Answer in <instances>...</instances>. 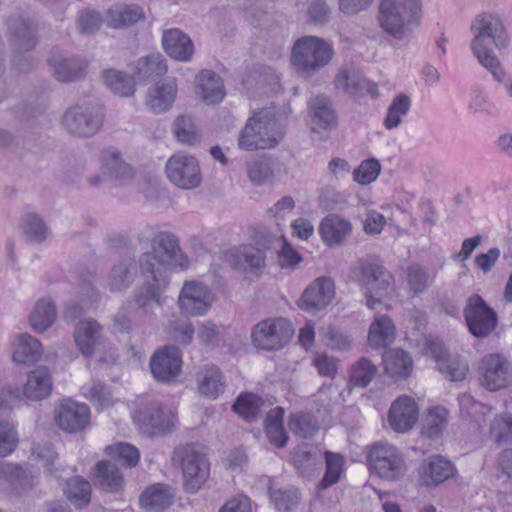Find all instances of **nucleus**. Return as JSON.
Returning a JSON list of instances; mask_svg holds the SVG:
<instances>
[{
    "mask_svg": "<svg viewBox=\"0 0 512 512\" xmlns=\"http://www.w3.org/2000/svg\"><path fill=\"white\" fill-rule=\"evenodd\" d=\"M324 455L326 470L319 483V488L323 490L333 486L340 480L345 467V458L341 454L326 451Z\"/></svg>",
    "mask_w": 512,
    "mask_h": 512,
    "instance_id": "09e8293b",
    "label": "nucleus"
},
{
    "mask_svg": "<svg viewBox=\"0 0 512 512\" xmlns=\"http://www.w3.org/2000/svg\"><path fill=\"white\" fill-rule=\"evenodd\" d=\"M377 373V367L370 360L361 358L350 369V381L359 387H366Z\"/></svg>",
    "mask_w": 512,
    "mask_h": 512,
    "instance_id": "5fc2aeb1",
    "label": "nucleus"
},
{
    "mask_svg": "<svg viewBox=\"0 0 512 512\" xmlns=\"http://www.w3.org/2000/svg\"><path fill=\"white\" fill-rule=\"evenodd\" d=\"M167 178L181 189H194L202 182L198 160L186 153H175L166 162Z\"/></svg>",
    "mask_w": 512,
    "mask_h": 512,
    "instance_id": "9b49d317",
    "label": "nucleus"
},
{
    "mask_svg": "<svg viewBox=\"0 0 512 512\" xmlns=\"http://www.w3.org/2000/svg\"><path fill=\"white\" fill-rule=\"evenodd\" d=\"M334 55L335 50L331 41L306 35L293 43L290 64L299 76L310 78L328 66Z\"/></svg>",
    "mask_w": 512,
    "mask_h": 512,
    "instance_id": "20e7f679",
    "label": "nucleus"
},
{
    "mask_svg": "<svg viewBox=\"0 0 512 512\" xmlns=\"http://www.w3.org/2000/svg\"><path fill=\"white\" fill-rule=\"evenodd\" d=\"M366 460L370 472L384 481H399L407 472L403 453L387 441L372 443L367 448Z\"/></svg>",
    "mask_w": 512,
    "mask_h": 512,
    "instance_id": "423d86ee",
    "label": "nucleus"
},
{
    "mask_svg": "<svg viewBox=\"0 0 512 512\" xmlns=\"http://www.w3.org/2000/svg\"><path fill=\"white\" fill-rule=\"evenodd\" d=\"M289 429L302 438H310L317 431V425L308 414H293L289 420Z\"/></svg>",
    "mask_w": 512,
    "mask_h": 512,
    "instance_id": "338daca9",
    "label": "nucleus"
},
{
    "mask_svg": "<svg viewBox=\"0 0 512 512\" xmlns=\"http://www.w3.org/2000/svg\"><path fill=\"white\" fill-rule=\"evenodd\" d=\"M194 333L195 329L190 321H173L168 326V334L171 340L182 345H189L193 340Z\"/></svg>",
    "mask_w": 512,
    "mask_h": 512,
    "instance_id": "680f3d73",
    "label": "nucleus"
},
{
    "mask_svg": "<svg viewBox=\"0 0 512 512\" xmlns=\"http://www.w3.org/2000/svg\"><path fill=\"white\" fill-rule=\"evenodd\" d=\"M269 497L274 507L281 512L293 510L300 500L299 493L296 488H275L272 484L269 486Z\"/></svg>",
    "mask_w": 512,
    "mask_h": 512,
    "instance_id": "8fccbe9b",
    "label": "nucleus"
},
{
    "mask_svg": "<svg viewBox=\"0 0 512 512\" xmlns=\"http://www.w3.org/2000/svg\"><path fill=\"white\" fill-rule=\"evenodd\" d=\"M490 436L496 443L512 441V414L503 413L496 416L490 425Z\"/></svg>",
    "mask_w": 512,
    "mask_h": 512,
    "instance_id": "13d9d810",
    "label": "nucleus"
},
{
    "mask_svg": "<svg viewBox=\"0 0 512 512\" xmlns=\"http://www.w3.org/2000/svg\"><path fill=\"white\" fill-rule=\"evenodd\" d=\"M470 30L473 34L470 42L473 55L497 82H503L506 73L492 49L494 46L497 50H502L509 43L501 17L495 13L482 12L475 16Z\"/></svg>",
    "mask_w": 512,
    "mask_h": 512,
    "instance_id": "f03ea898",
    "label": "nucleus"
},
{
    "mask_svg": "<svg viewBox=\"0 0 512 512\" xmlns=\"http://www.w3.org/2000/svg\"><path fill=\"white\" fill-rule=\"evenodd\" d=\"M235 258V265L249 270L252 273H260L265 267V254L262 250L251 246L243 245L231 251Z\"/></svg>",
    "mask_w": 512,
    "mask_h": 512,
    "instance_id": "c9c22d12",
    "label": "nucleus"
},
{
    "mask_svg": "<svg viewBox=\"0 0 512 512\" xmlns=\"http://www.w3.org/2000/svg\"><path fill=\"white\" fill-rule=\"evenodd\" d=\"M173 497V490L169 486L156 484L141 494L140 503L146 510L161 511L171 505Z\"/></svg>",
    "mask_w": 512,
    "mask_h": 512,
    "instance_id": "e433bc0d",
    "label": "nucleus"
},
{
    "mask_svg": "<svg viewBox=\"0 0 512 512\" xmlns=\"http://www.w3.org/2000/svg\"><path fill=\"white\" fill-rule=\"evenodd\" d=\"M18 435L12 424L0 421V456L10 455L17 447Z\"/></svg>",
    "mask_w": 512,
    "mask_h": 512,
    "instance_id": "774afa93",
    "label": "nucleus"
},
{
    "mask_svg": "<svg viewBox=\"0 0 512 512\" xmlns=\"http://www.w3.org/2000/svg\"><path fill=\"white\" fill-rule=\"evenodd\" d=\"M182 358L175 346H165L157 350L150 360V369L155 379L170 382L181 373Z\"/></svg>",
    "mask_w": 512,
    "mask_h": 512,
    "instance_id": "f3484780",
    "label": "nucleus"
},
{
    "mask_svg": "<svg viewBox=\"0 0 512 512\" xmlns=\"http://www.w3.org/2000/svg\"><path fill=\"white\" fill-rule=\"evenodd\" d=\"M410 108L411 98L408 95L404 93L396 95L388 107L387 115L383 121L384 127L388 130L397 128L409 113Z\"/></svg>",
    "mask_w": 512,
    "mask_h": 512,
    "instance_id": "49530a36",
    "label": "nucleus"
},
{
    "mask_svg": "<svg viewBox=\"0 0 512 512\" xmlns=\"http://www.w3.org/2000/svg\"><path fill=\"white\" fill-rule=\"evenodd\" d=\"M395 338V325L390 317L376 315L368 331V343L372 348L385 347Z\"/></svg>",
    "mask_w": 512,
    "mask_h": 512,
    "instance_id": "72a5a7b5",
    "label": "nucleus"
},
{
    "mask_svg": "<svg viewBox=\"0 0 512 512\" xmlns=\"http://www.w3.org/2000/svg\"><path fill=\"white\" fill-rule=\"evenodd\" d=\"M173 461L182 470L183 487L186 492L196 493L207 482L210 476V463L195 445L175 449Z\"/></svg>",
    "mask_w": 512,
    "mask_h": 512,
    "instance_id": "0eeeda50",
    "label": "nucleus"
},
{
    "mask_svg": "<svg viewBox=\"0 0 512 512\" xmlns=\"http://www.w3.org/2000/svg\"><path fill=\"white\" fill-rule=\"evenodd\" d=\"M449 422V411L443 406H434L427 410L422 424V435L437 438L446 429Z\"/></svg>",
    "mask_w": 512,
    "mask_h": 512,
    "instance_id": "ea45409f",
    "label": "nucleus"
},
{
    "mask_svg": "<svg viewBox=\"0 0 512 512\" xmlns=\"http://www.w3.org/2000/svg\"><path fill=\"white\" fill-rule=\"evenodd\" d=\"M310 126L312 131L330 129L336 124V116L328 97L319 95L309 102Z\"/></svg>",
    "mask_w": 512,
    "mask_h": 512,
    "instance_id": "c756f323",
    "label": "nucleus"
},
{
    "mask_svg": "<svg viewBox=\"0 0 512 512\" xmlns=\"http://www.w3.org/2000/svg\"><path fill=\"white\" fill-rule=\"evenodd\" d=\"M145 20L143 8L136 4H118L106 11L105 23L112 29L128 28Z\"/></svg>",
    "mask_w": 512,
    "mask_h": 512,
    "instance_id": "a878e982",
    "label": "nucleus"
},
{
    "mask_svg": "<svg viewBox=\"0 0 512 512\" xmlns=\"http://www.w3.org/2000/svg\"><path fill=\"white\" fill-rule=\"evenodd\" d=\"M52 387L50 371L40 366L29 373L23 393L30 400H42L51 394Z\"/></svg>",
    "mask_w": 512,
    "mask_h": 512,
    "instance_id": "7c9ffc66",
    "label": "nucleus"
},
{
    "mask_svg": "<svg viewBox=\"0 0 512 512\" xmlns=\"http://www.w3.org/2000/svg\"><path fill=\"white\" fill-rule=\"evenodd\" d=\"M284 410L281 407L271 409L265 420V431L269 441L278 448L285 446L287 436L283 428Z\"/></svg>",
    "mask_w": 512,
    "mask_h": 512,
    "instance_id": "c03bdc74",
    "label": "nucleus"
},
{
    "mask_svg": "<svg viewBox=\"0 0 512 512\" xmlns=\"http://www.w3.org/2000/svg\"><path fill=\"white\" fill-rule=\"evenodd\" d=\"M214 296L211 290L203 283L190 280L185 281L179 296L178 307L182 314L191 317L204 316L210 310Z\"/></svg>",
    "mask_w": 512,
    "mask_h": 512,
    "instance_id": "ddd939ff",
    "label": "nucleus"
},
{
    "mask_svg": "<svg viewBox=\"0 0 512 512\" xmlns=\"http://www.w3.org/2000/svg\"><path fill=\"white\" fill-rule=\"evenodd\" d=\"M101 78L106 87L118 96L129 97L135 93L133 78L124 72L106 69L102 72Z\"/></svg>",
    "mask_w": 512,
    "mask_h": 512,
    "instance_id": "79ce46f5",
    "label": "nucleus"
},
{
    "mask_svg": "<svg viewBox=\"0 0 512 512\" xmlns=\"http://www.w3.org/2000/svg\"><path fill=\"white\" fill-rule=\"evenodd\" d=\"M460 413L463 417L473 418L479 423L480 418L490 412V408L477 402L471 395L463 394L459 398Z\"/></svg>",
    "mask_w": 512,
    "mask_h": 512,
    "instance_id": "052dcab7",
    "label": "nucleus"
},
{
    "mask_svg": "<svg viewBox=\"0 0 512 512\" xmlns=\"http://www.w3.org/2000/svg\"><path fill=\"white\" fill-rule=\"evenodd\" d=\"M438 369L451 381H462L469 371V366L464 360L447 357L445 361L440 364Z\"/></svg>",
    "mask_w": 512,
    "mask_h": 512,
    "instance_id": "69168bd1",
    "label": "nucleus"
},
{
    "mask_svg": "<svg viewBox=\"0 0 512 512\" xmlns=\"http://www.w3.org/2000/svg\"><path fill=\"white\" fill-rule=\"evenodd\" d=\"M49 62L55 77L61 82L77 80L86 69V63L76 57L53 56Z\"/></svg>",
    "mask_w": 512,
    "mask_h": 512,
    "instance_id": "473e14b6",
    "label": "nucleus"
},
{
    "mask_svg": "<svg viewBox=\"0 0 512 512\" xmlns=\"http://www.w3.org/2000/svg\"><path fill=\"white\" fill-rule=\"evenodd\" d=\"M162 45L165 52L174 60L189 62L194 54V44L180 29L172 28L163 32Z\"/></svg>",
    "mask_w": 512,
    "mask_h": 512,
    "instance_id": "b1692460",
    "label": "nucleus"
},
{
    "mask_svg": "<svg viewBox=\"0 0 512 512\" xmlns=\"http://www.w3.org/2000/svg\"><path fill=\"white\" fill-rule=\"evenodd\" d=\"M8 27L15 41L21 48L30 50L35 46L36 39L34 28L29 22L18 17L11 19L8 23Z\"/></svg>",
    "mask_w": 512,
    "mask_h": 512,
    "instance_id": "3c124183",
    "label": "nucleus"
},
{
    "mask_svg": "<svg viewBox=\"0 0 512 512\" xmlns=\"http://www.w3.org/2000/svg\"><path fill=\"white\" fill-rule=\"evenodd\" d=\"M136 265L130 258L115 263L106 277V287L111 292H121L130 287L136 277Z\"/></svg>",
    "mask_w": 512,
    "mask_h": 512,
    "instance_id": "c85d7f7f",
    "label": "nucleus"
},
{
    "mask_svg": "<svg viewBox=\"0 0 512 512\" xmlns=\"http://www.w3.org/2000/svg\"><path fill=\"white\" fill-rule=\"evenodd\" d=\"M284 130L272 108H264L247 120L237 138L241 150L253 152L256 150L273 149L282 141Z\"/></svg>",
    "mask_w": 512,
    "mask_h": 512,
    "instance_id": "7ed1b4c3",
    "label": "nucleus"
},
{
    "mask_svg": "<svg viewBox=\"0 0 512 512\" xmlns=\"http://www.w3.org/2000/svg\"><path fill=\"white\" fill-rule=\"evenodd\" d=\"M249 179L256 185L271 181L274 177L273 163L269 157L257 158L246 165Z\"/></svg>",
    "mask_w": 512,
    "mask_h": 512,
    "instance_id": "603ef678",
    "label": "nucleus"
},
{
    "mask_svg": "<svg viewBox=\"0 0 512 512\" xmlns=\"http://www.w3.org/2000/svg\"><path fill=\"white\" fill-rule=\"evenodd\" d=\"M101 162L103 174L115 180L124 181L131 179L133 176L131 166L122 160L120 153L114 148H107L102 151Z\"/></svg>",
    "mask_w": 512,
    "mask_h": 512,
    "instance_id": "f704fd0d",
    "label": "nucleus"
},
{
    "mask_svg": "<svg viewBox=\"0 0 512 512\" xmlns=\"http://www.w3.org/2000/svg\"><path fill=\"white\" fill-rule=\"evenodd\" d=\"M380 169L377 160H365L353 170V180L360 185H368L377 179Z\"/></svg>",
    "mask_w": 512,
    "mask_h": 512,
    "instance_id": "e2e57ef3",
    "label": "nucleus"
},
{
    "mask_svg": "<svg viewBox=\"0 0 512 512\" xmlns=\"http://www.w3.org/2000/svg\"><path fill=\"white\" fill-rule=\"evenodd\" d=\"M454 475V466L441 456H433L420 467V478L426 486H436Z\"/></svg>",
    "mask_w": 512,
    "mask_h": 512,
    "instance_id": "bb28decb",
    "label": "nucleus"
},
{
    "mask_svg": "<svg viewBox=\"0 0 512 512\" xmlns=\"http://www.w3.org/2000/svg\"><path fill=\"white\" fill-rule=\"evenodd\" d=\"M133 418L140 429L153 433L170 430L174 425L175 415L172 411H163L157 402H151L139 406Z\"/></svg>",
    "mask_w": 512,
    "mask_h": 512,
    "instance_id": "a211bd4d",
    "label": "nucleus"
},
{
    "mask_svg": "<svg viewBox=\"0 0 512 512\" xmlns=\"http://www.w3.org/2000/svg\"><path fill=\"white\" fill-rule=\"evenodd\" d=\"M386 373L392 378H406L410 375L413 362L408 353L401 349H391L383 356Z\"/></svg>",
    "mask_w": 512,
    "mask_h": 512,
    "instance_id": "4c0bfd02",
    "label": "nucleus"
},
{
    "mask_svg": "<svg viewBox=\"0 0 512 512\" xmlns=\"http://www.w3.org/2000/svg\"><path fill=\"white\" fill-rule=\"evenodd\" d=\"M23 233L33 242H42L47 239L49 230L43 220L34 214L27 215L22 224Z\"/></svg>",
    "mask_w": 512,
    "mask_h": 512,
    "instance_id": "bf43d9fd",
    "label": "nucleus"
},
{
    "mask_svg": "<svg viewBox=\"0 0 512 512\" xmlns=\"http://www.w3.org/2000/svg\"><path fill=\"white\" fill-rule=\"evenodd\" d=\"M41 343L27 333L18 334L12 342V358L17 364H32L40 360Z\"/></svg>",
    "mask_w": 512,
    "mask_h": 512,
    "instance_id": "cd10ccee",
    "label": "nucleus"
},
{
    "mask_svg": "<svg viewBox=\"0 0 512 512\" xmlns=\"http://www.w3.org/2000/svg\"><path fill=\"white\" fill-rule=\"evenodd\" d=\"M37 474L30 464H17V472L13 473L11 485L19 493L32 489L36 485Z\"/></svg>",
    "mask_w": 512,
    "mask_h": 512,
    "instance_id": "4d7b16f0",
    "label": "nucleus"
},
{
    "mask_svg": "<svg viewBox=\"0 0 512 512\" xmlns=\"http://www.w3.org/2000/svg\"><path fill=\"white\" fill-rule=\"evenodd\" d=\"M104 109L93 103L76 104L69 108L62 117L64 128L75 136L91 137L102 127Z\"/></svg>",
    "mask_w": 512,
    "mask_h": 512,
    "instance_id": "9d476101",
    "label": "nucleus"
},
{
    "mask_svg": "<svg viewBox=\"0 0 512 512\" xmlns=\"http://www.w3.org/2000/svg\"><path fill=\"white\" fill-rule=\"evenodd\" d=\"M73 336L81 354L88 358L92 357L105 344L102 326L94 319L79 321Z\"/></svg>",
    "mask_w": 512,
    "mask_h": 512,
    "instance_id": "412c9836",
    "label": "nucleus"
},
{
    "mask_svg": "<svg viewBox=\"0 0 512 512\" xmlns=\"http://www.w3.org/2000/svg\"><path fill=\"white\" fill-rule=\"evenodd\" d=\"M196 95L208 105L218 104L225 97L221 77L211 70H202L196 77Z\"/></svg>",
    "mask_w": 512,
    "mask_h": 512,
    "instance_id": "393cba45",
    "label": "nucleus"
},
{
    "mask_svg": "<svg viewBox=\"0 0 512 512\" xmlns=\"http://www.w3.org/2000/svg\"><path fill=\"white\" fill-rule=\"evenodd\" d=\"M222 373L214 366L206 367L198 378V390L205 397L216 399L224 391Z\"/></svg>",
    "mask_w": 512,
    "mask_h": 512,
    "instance_id": "37998d69",
    "label": "nucleus"
},
{
    "mask_svg": "<svg viewBox=\"0 0 512 512\" xmlns=\"http://www.w3.org/2000/svg\"><path fill=\"white\" fill-rule=\"evenodd\" d=\"M168 70L165 59L160 53L141 57L135 63L134 74L140 81L164 75Z\"/></svg>",
    "mask_w": 512,
    "mask_h": 512,
    "instance_id": "a19ab883",
    "label": "nucleus"
},
{
    "mask_svg": "<svg viewBox=\"0 0 512 512\" xmlns=\"http://www.w3.org/2000/svg\"><path fill=\"white\" fill-rule=\"evenodd\" d=\"M90 420V410L86 404L64 400L55 410V421L64 431L75 433L82 431Z\"/></svg>",
    "mask_w": 512,
    "mask_h": 512,
    "instance_id": "6ab92c4d",
    "label": "nucleus"
},
{
    "mask_svg": "<svg viewBox=\"0 0 512 512\" xmlns=\"http://www.w3.org/2000/svg\"><path fill=\"white\" fill-rule=\"evenodd\" d=\"M335 88L349 95L350 97L357 98L365 94L372 97L377 96V87L366 80L361 72L353 67H342L337 72L334 79Z\"/></svg>",
    "mask_w": 512,
    "mask_h": 512,
    "instance_id": "aec40b11",
    "label": "nucleus"
},
{
    "mask_svg": "<svg viewBox=\"0 0 512 512\" xmlns=\"http://www.w3.org/2000/svg\"><path fill=\"white\" fill-rule=\"evenodd\" d=\"M318 230L323 243L333 248L344 244L351 235L353 226L348 219L331 214L321 221Z\"/></svg>",
    "mask_w": 512,
    "mask_h": 512,
    "instance_id": "5701e85b",
    "label": "nucleus"
},
{
    "mask_svg": "<svg viewBox=\"0 0 512 512\" xmlns=\"http://www.w3.org/2000/svg\"><path fill=\"white\" fill-rule=\"evenodd\" d=\"M479 381L489 391L507 388L512 383V365L500 354H488L479 364Z\"/></svg>",
    "mask_w": 512,
    "mask_h": 512,
    "instance_id": "f8f14e48",
    "label": "nucleus"
},
{
    "mask_svg": "<svg viewBox=\"0 0 512 512\" xmlns=\"http://www.w3.org/2000/svg\"><path fill=\"white\" fill-rule=\"evenodd\" d=\"M420 11V0H382L378 21L386 33L401 38L406 22L417 17Z\"/></svg>",
    "mask_w": 512,
    "mask_h": 512,
    "instance_id": "6e6552de",
    "label": "nucleus"
},
{
    "mask_svg": "<svg viewBox=\"0 0 512 512\" xmlns=\"http://www.w3.org/2000/svg\"><path fill=\"white\" fill-rule=\"evenodd\" d=\"M419 419V407L416 400L408 395L397 397L388 411V424L397 433H407Z\"/></svg>",
    "mask_w": 512,
    "mask_h": 512,
    "instance_id": "dca6fc26",
    "label": "nucleus"
},
{
    "mask_svg": "<svg viewBox=\"0 0 512 512\" xmlns=\"http://www.w3.org/2000/svg\"><path fill=\"white\" fill-rule=\"evenodd\" d=\"M266 402L255 394L240 395L233 405V410L244 420L252 422L258 418Z\"/></svg>",
    "mask_w": 512,
    "mask_h": 512,
    "instance_id": "a18cd8bd",
    "label": "nucleus"
},
{
    "mask_svg": "<svg viewBox=\"0 0 512 512\" xmlns=\"http://www.w3.org/2000/svg\"><path fill=\"white\" fill-rule=\"evenodd\" d=\"M177 94V79L166 77L157 81L148 89L145 104L153 113H164L172 108Z\"/></svg>",
    "mask_w": 512,
    "mask_h": 512,
    "instance_id": "4be33fe9",
    "label": "nucleus"
},
{
    "mask_svg": "<svg viewBox=\"0 0 512 512\" xmlns=\"http://www.w3.org/2000/svg\"><path fill=\"white\" fill-rule=\"evenodd\" d=\"M334 297V281L330 277L320 276L304 289L297 305L308 313H316L325 309Z\"/></svg>",
    "mask_w": 512,
    "mask_h": 512,
    "instance_id": "2eb2a0df",
    "label": "nucleus"
},
{
    "mask_svg": "<svg viewBox=\"0 0 512 512\" xmlns=\"http://www.w3.org/2000/svg\"><path fill=\"white\" fill-rule=\"evenodd\" d=\"M106 453L127 467H134L137 465L140 458V453L136 447L123 442L107 446Z\"/></svg>",
    "mask_w": 512,
    "mask_h": 512,
    "instance_id": "6e6d98bb",
    "label": "nucleus"
},
{
    "mask_svg": "<svg viewBox=\"0 0 512 512\" xmlns=\"http://www.w3.org/2000/svg\"><path fill=\"white\" fill-rule=\"evenodd\" d=\"M173 133L177 141L186 145H195L200 142L201 135L192 117L178 116L173 123Z\"/></svg>",
    "mask_w": 512,
    "mask_h": 512,
    "instance_id": "de8ad7c7",
    "label": "nucleus"
},
{
    "mask_svg": "<svg viewBox=\"0 0 512 512\" xmlns=\"http://www.w3.org/2000/svg\"><path fill=\"white\" fill-rule=\"evenodd\" d=\"M469 331L477 338L488 336L496 327L497 316L479 295L471 296L464 309Z\"/></svg>",
    "mask_w": 512,
    "mask_h": 512,
    "instance_id": "4468645a",
    "label": "nucleus"
},
{
    "mask_svg": "<svg viewBox=\"0 0 512 512\" xmlns=\"http://www.w3.org/2000/svg\"><path fill=\"white\" fill-rule=\"evenodd\" d=\"M94 479L101 490L118 493L123 490L125 480L120 470L108 461H99L94 469Z\"/></svg>",
    "mask_w": 512,
    "mask_h": 512,
    "instance_id": "2f4dec72",
    "label": "nucleus"
},
{
    "mask_svg": "<svg viewBox=\"0 0 512 512\" xmlns=\"http://www.w3.org/2000/svg\"><path fill=\"white\" fill-rule=\"evenodd\" d=\"M82 390L83 395L94 404L98 405L101 409L112 404L111 393L101 382H93L85 385Z\"/></svg>",
    "mask_w": 512,
    "mask_h": 512,
    "instance_id": "0e129e2a",
    "label": "nucleus"
},
{
    "mask_svg": "<svg viewBox=\"0 0 512 512\" xmlns=\"http://www.w3.org/2000/svg\"><path fill=\"white\" fill-rule=\"evenodd\" d=\"M65 493L78 507L86 506L91 498V485L85 479L76 476L67 482Z\"/></svg>",
    "mask_w": 512,
    "mask_h": 512,
    "instance_id": "864d4df0",
    "label": "nucleus"
},
{
    "mask_svg": "<svg viewBox=\"0 0 512 512\" xmlns=\"http://www.w3.org/2000/svg\"><path fill=\"white\" fill-rule=\"evenodd\" d=\"M291 322L283 317L267 318L258 322L251 331V342L257 349L277 351L293 337Z\"/></svg>",
    "mask_w": 512,
    "mask_h": 512,
    "instance_id": "1a4fd4ad",
    "label": "nucleus"
},
{
    "mask_svg": "<svg viewBox=\"0 0 512 512\" xmlns=\"http://www.w3.org/2000/svg\"><path fill=\"white\" fill-rule=\"evenodd\" d=\"M56 317L54 303L50 299H40L29 315V324L33 330L42 333L55 322Z\"/></svg>",
    "mask_w": 512,
    "mask_h": 512,
    "instance_id": "58836bf2",
    "label": "nucleus"
},
{
    "mask_svg": "<svg viewBox=\"0 0 512 512\" xmlns=\"http://www.w3.org/2000/svg\"><path fill=\"white\" fill-rule=\"evenodd\" d=\"M351 277L365 289L366 305L375 309L393 288V275L374 257L359 259L351 267Z\"/></svg>",
    "mask_w": 512,
    "mask_h": 512,
    "instance_id": "39448f33",
    "label": "nucleus"
},
{
    "mask_svg": "<svg viewBox=\"0 0 512 512\" xmlns=\"http://www.w3.org/2000/svg\"><path fill=\"white\" fill-rule=\"evenodd\" d=\"M140 266L142 272L150 276H147L135 295V302L140 307H146L150 301L161 303V293L169 283L168 268L179 267L184 270L188 268L189 261L181 252L177 239L171 234L163 233L153 239L152 251L142 256Z\"/></svg>",
    "mask_w": 512,
    "mask_h": 512,
    "instance_id": "f257e3e1",
    "label": "nucleus"
}]
</instances>
